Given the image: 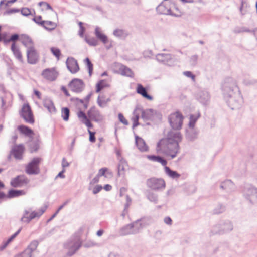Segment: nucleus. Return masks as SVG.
Segmentation results:
<instances>
[{
    "mask_svg": "<svg viewBox=\"0 0 257 257\" xmlns=\"http://www.w3.org/2000/svg\"><path fill=\"white\" fill-rule=\"evenodd\" d=\"M22 228H20L19 230L15 232L13 235H12L9 238H8L7 241L8 243H10L20 232Z\"/></svg>",
    "mask_w": 257,
    "mask_h": 257,
    "instance_id": "nucleus-57",
    "label": "nucleus"
},
{
    "mask_svg": "<svg viewBox=\"0 0 257 257\" xmlns=\"http://www.w3.org/2000/svg\"><path fill=\"white\" fill-rule=\"evenodd\" d=\"M147 158L150 160L153 161L154 162L160 163L164 167L167 166V161L161 156L155 155H148L147 156Z\"/></svg>",
    "mask_w": 257,
    "mask_h": 257,
    "instance_id": "nucleus-34",
    "label": "nucleus"
},
{
    "mask_svg": "<svg viewBox=\"0 0 257 257\" xmlns=\"http://www.w3.org/2000/svg\"><path fill=\"white\" fill-rule=\"evenodd\" d=\"M200 117V114L198 113L196 115H191L190 116V121L189 123V126L191 128H193L198 118Z\"/></svg>",
    "mask_w": 257,
    "mask_h": 257,
    "instance_id": "nucleus-43",
    "label": "nucleus"
},
{
    "mask_svg": "<svg viewBox=\"0 0 257 257\" xmlns=\"http://www.w3.org/2000/svg\"><path fill=\"white\" fill-rule=\"evenodd\" d=\"M22 228H20L19 230L15 232L13 235H12L9 238H8L7 241L8 243H10L20 232Z\"/></svg>",
    "mask_w": 257,
    "mask_h": 257,
    "instance_id": "nucleus-58",
    "label": "nucleus"
},
{
    "mask_svg": "<svg viewBox=\"0 0 257 257\" xmlns=\"http://www.w3.org/2000/svg\"><path fill=\"white\" fill-rule=\"evenodd\" d=\"M19 39V35L17 34H14L11 35L10 38L8 39V42L12 41L15 43V41L18 40Z\"/></svg>",
    "mask_w": 257,
    "mask_h": 257,
    "instance_id": "nucleus-61",
    "label": "nucleus"
},
{
    "mask_svg": "<svg viewBox=\"0 0 257 257\" xmlns=\"http://www.w3.org/2000/svg\"><path fill=\"white\" fill-rule=\"evenodd\" d=\"M221 89L228 106L231 109L239 108L243 100L236 81L232 77H227L223 80Z\"/></svg>",
    "mask_w": 257,
    "mask_h": 257,
    "instance_id": "nucleus-1",
    "label": "nucleus"
},
{
    "mask_svg": "<svg viewBox=\"0 0 257 257\" xmlns=\"http://www.w3.org/2000/svg\"><path fill=\"white\" fill-rule=\"evenodd\" d=\"M143 56L145 58H150L153 56V52L150 50H146L143 52Z\"/></svg>",
    "mask_w": 257,
    "mask_h": 257,
    "instance_id": "nucleus-63",
    "label": "nucleus"
},
{
    "mask_svg": "<svg viewBox=\"0 0 257 257\" xmlns=\"http://www.w3.org/2000/svg\"><path fill=\"white\" fill-rule=\"evenodd\" d=\"M169 123L174 130H180L182 125L183 116L178 111L171 113L168 117Z\"/></svg>",
    "mask_w": 257,
    "mask_h": 257,
    "instance_id": "nucleus-7",
    "label": "nucleus"
},
{
    "mask_svg": "<svg viewBox=\"0 0 257 257\" xmlns=\"http://www.w3.org/2000/svg\"><path fill=\"white\" fill-rule=\"evenodd\" d=\"M244 195L250 202H257V189L253 187H249L244 191Z\"/></svg>",
    "mask_w": 257,
    "mask_h": 257,
    "instance_id": "nucleus-14",
    "label": "nucleus"
},
{
    "mask_svg": "<svg viewBox=\"0 0 257 257\" xmlns=\"http://www.w3.org/2000/svg\"><path fill=\"white\" fill-rule=\"evenodd\" d=\"M186 138L189 141H193L197 138V133L193 130V128H191L187 131Z\"/></svg>",
    "mask_w": 257,
    "mask_h": 257,
    "instance_id": "nucleus-42",
    "label": "nucleus"
},
{
    "mask_svg": "<svg viewBox=\"0 0 257 257\" xmlns=\"http://www.w3.org/2000/svg\"><path fill=\"white\" fill-rule=\"evenodd\" d=\"M11 50L15 58L20 62H23V57L22 53L18 47H17L15 43H13L11 46Z\"/></svg>",
    "mask_w": 257,
    "mask_h": 257,
    "instance_id": "nucleus-30",
    "label": "nucleus"
},
{
    "mask_svg": "<svg viewBox=\"0 0 257 257\" xmlns=\"http://www.w3.org/2000/svg\"><path fill=\"white\" fill-rule=\"evenodd\" d=\"M156 59L159 62L171 65L172 58L170 54L159 53L156 55Z\"/></svg>",
    "mask_w": 257,
    "mask_h": 257,
    "instance_id": "nucleus-19",
    "label": "nucleus"
},
{
    "mask_svg": "<svg viewBox=\"0 0 257 257\" xmlns=\"http://www.w3.org/2000/svg\"><path fill=\"white\" fill-rule=\"evenodd\" d=\"M121 74L130 77L134 76V73L132 70L124 65L121 66L120 68Z\"/></svg>",
    "mask_w": 257,
    "mask_h": 257,
    "instance_id": "nucleus-40",
    "label": "nucleus"
},
{
    "mask_svg": "<svg viewBox=\"0 0 257 257\" xmlns=\"http://www.w3.org/2000/svg\"><path fill=\"white\" fill-rule=\"evenodd\" d=\"M42 26L48 31H51L55 29L57 25L55 23L50 21H44Z\"/></svg>",
    "mask_w": 257,
    "mask_h": 257,
    "instance_id": "nucleus-38",
    "label": "nucleus"
},
{
    "mask_svg": "<svg viewBox=\"0 0 257 257\" xmlns=\"http://www.w3.org/2000/svg\"><path fill=\"white\" fill-rule=\"evenodd\" d=\"M103 83H104V81L103 80H101V81H99L96 84V93L99 92L104 87V85H103Z\"/></svg>",
    "mask_w": 257,
    "mask_h": 257,
    "instance_id": "nucleus-51",
    "label": "nucleus"
},
{
    "mask_svg": "<svg viewBox=\"0 0 257 257\" xmlns=\"http://www.w3.org/2000/svg\"><path fill=\"white\" fill-rule=\"evenodd\" d=\"M44 106L50 112H55L56 109L52 101L49 98H46L43 101Z\"/></svg>",
    "mask_w": 257,
    "mask_h": 257,
    "instance_id": "nucleus-32",
    "label": "nucleus"
},
{
    "mask_svg": "<svg viewBox=\"0 0 257 257\" xmlns=\"http://www.w3.org/2000/svg\"><path fill=\"white\" fill-rule=\"evenodd\" d=\"M22 228H20L19 230L15 232L13 235H12L9 238H8L7 241L8 243H10L20 232Z\"/></svg>",
    "mask_w": 257,
    "mask_h": 257,
    "instance_id": "nucleus-55",
    "label": "nucleus"
},
{
    "mask_svg": "<svg viewBox=\"0 0 257 257\" xmlns=\"http://www.w3.org/2000/svg\"><path fill=\"white\" fill-rule=\"evenodd\" d=\"M126 198V202L125 204V210H126L127 209H128L129 206H130L131 202H132V199L129 197L128 195H126L125 196Z\"/></svg>",
    "mask_w": 257,
    "mask_h": 257,
    "instance_id": "nucleus-60",
    "label": "nucleus"
},
{
    "mask_svg": "<svg viewBox=\"0 0 257 257\" xmlns=\"http://www.w3.org/2000/svg\"><path fill=\"white\" fill-rule=\"evenodd\" d=\"M25 194V192L23 190H17L14 189L10 190L7 195L5 197L8 198H12L20 196H22Z\"/></svg>",
    "mask_w": 257,
    "mask_h": 257,
    "instance_id": "nucleus-33",
    "label": "nucleus"
},
{
    "mask_svg": "<svg viewBox=\"0 0 257 257\" xmlns=\"http://www.w3.org/2000/svg\"><path fill=\"white\" fill-rule=\"evenodd\" d=\"M225 210V207L223 205H219L214 209V214H220L223 212Z\"/></svg>",
    "mask_w": 257,
    "mask_h": 257,
    "instance_id": "nucleus-49",
    "label": "nucleus"
},
{
    "mask_svg": "<svg viewBox=\"0 0 257 257\" xmlns=\"http://www.w3.org/2000/svg\"><path fill=\"white\" fill-rule=\"evenodd\" d=\"M80 237L78 234H75L64 245L65 248L68 250L67 255L71 256L74 254L81 246Z\"/></svg>",
    "mask_w": 257,
    "mask_h": 257,
    "instance_id": "nucleus-4",
    "label": "nucleus"
},
{
    "mask_svg": "<svg viewBox=\"0 0 257 257\" xmlns=\"http://www.w3.org/2000/svg\"><path fill=\"white\" fill-rule=\"evenodd\" d=\"M220 188L227 192L233 191L235 189L234 184L230 180H226L221 183Z\"/></svg>",
    "mask_w": 257,
    "mask_h": 257,
    "instance_id": "nucleus-22",
    "label": "nucleus"
},
{
    "mask_svg": "<svg viewBox=\"0 0 257 257\" xmlns=\"http://www.w3.org/2000/svg\"><path fill=\"white\" fill-rule=\"evenodd\" d=\"M183 74L185 76L187 77L191 78L192 80L194 81L195 79V76L193 75L191 72L190 71H185L183 72Z\"/></svg>",
    "mask_w": 257,
    "mask_h": 257,
    "instance_id": "nucleus-64",
    "label": "nucleus"
},
{
    "mask_svg": "<svg viewBox=\"0 0 257 257\" xmlns=\"http://www.w3.org/2000/svg\"><path fill=\"white\" fill-rule=\"evenodd\" d=\"M156 11L159 14L170 15L171 9L166 7V6L161 3L157 8Z\"/></svg>",
    "mask_w": 257,
    "mask_h": 257,
    "instance_id": "nucleus-29",
    "label": "nucleus"
},
{
    "mask_svg": "<svg viewBox=\"0 0 257 257\" xmlns=\"http://www.w3.org/2000/svg\"><path fill=\"white\" fill-rule=\"evenodd\" d=\"M85 40L89 45L96 46L98 44L97 40L94 37H85Z\"/></svg>",
    "mask_w": 257,
    "mask_h": 257,
    "instance_id": "nucleus-46",
    "label": "nucleus"
},
{
    "mask_svg": "<svg viewBox=\"0 0 257 257\" xmlns=\"http://www.w3.org/2000/svg\"><path fill=\"white\" fill-rule=\"evenodd\" d=\"M136 92L148 100H152L153 99L152 96L148 94L146 89L140 84H137Z\"/></svg>",
    "mask_w": 257,
    "mask_h": 257,
    "instance_id": "nucleus-23",
    "label": "nucleus"
},
{
    "mask_svg": "<svg viewBox=\"0 0 257 257\" xmlns=\"http://www.w3.org/2000/svg\"><path fill=\"white\" fill-rule=\"evenodd\" d=\"M29 182V179L25 175H21L12 178L10 184L14 188H18L27 185Z\"/></svg>",
    "mask_w": 257,
    "mask_h": 257,
    "instance_id": "nucleus-11",
    "label": "nucleus"
},
{
    "mask_svg": "<svg viewBox=\"0 0 257 257\" xmlns=\"http://www.w3.org/2000/svg\"><path fill=\"white\" fill-rule=\"evenodd\" d=\"M28 62L30 64H36L38 60V54L34 47H31L27 50Z\"/></svg>",
    "mask_w": 257,
    "mask_h": 257,
    "instance_id": "nucleus-17",
    "label": "nucleus"
},
{
    "mask_svg": "<svg viewBox=\"0 0 257 257\" xmlns=\"http://www.w3.org/2000/svg\"><path fill=\"white\" fill-rule=\"evenodd\" d=\"M98 105L101 107H104L107 103L104 96H99L97 100Z\"/></svg>",
    "mask_w": 257,
    "mask_h": 257,
    "instance_id": "nucleus-47",
    "label": "nucleus"
},
{
    "mask_svg": "<svg viewBox=\"0 0 257 257\" xmlns=\"http://www.w3.org/2000/svg\"><path fill=\"white\" fill-rule=\"evenodd\" d=\"M21 14L25 16H27L31 14V11L29 9L24 8L21 10Z\"/></svg>",
    "mask_w": 257,
    "mask_h": 257,
    "instance_id": "nucleus-62",
    "label": "nucleus"
},
{
    "mask_svg": "<svg viewBox=\"0 0 257 257\" xmlns=\"http://www.w3.org/2000/svg\"><path fill=\"white\" fill-rule=\"evenodd\" d=\"M165 174L170 178L177 179L180 177V174L175 171L172 170L169 167H164Z\"/></svg>",
    "mask_w": 257,
    "mask_h": 257,
    "instance_id": "nucleus-31",
    "label": "nucleus"
},
{
    "mask_svg": "<svg viewBox=\"0 0 257 257\" xmlns=\"http://www.w3.org/2000/svg\"><path fill=\"white\" fill-rule=\"evenodd\" d=\"M142 228L143 226L141 222L137 220L121 228L119 233L121 236L136 234L139 233Z\"/></svg>",
    "mask_w": 257,
    "mask_h": 257,
    "instance_id": "nucleus-5",
    "label": "nucleus"
},
{
    "mask_svg": "<svg viewBox=\"0 0 257 257\" xmlns=\"http://www.w3.org/2000/svg\"><path fill=\"white\" fill-rule=\"evenodd\" d=\"M22 43L27 48V49L31 47H34L33 41L28 35H24L22 36Z\"/></svg>",
    "mask_w": 257,
    "mask_h": 257,
    "instance_id": "nucleus-35",
    "label": "nucleus"
},
{
    "mask_svg": "<svg viewBox=\"0 0 257 257\" xmlns=\"http://www.w3.org/2000/svg\"><path fill=\"white\" fill-rule=\"evenodd\" d=\"M46 206H43L37 210H33L31 207L26 208L23 211L20 220L23 223L29 224L33 219H38L46 211Z\"/></svg>",
    "mask_w": 257,
    "mask_h": 257,
    "instance_id": "nucleus-3",
    "label": "nucleus"
},
{
    "mask_svg": "<svg viewBox=\"0 0 257 257\" xmlns=\"http://www.w3.org/2000/svg\"><path fill=\"white\" fill-rule=\"evenodd\" d=\"M118 119L123 124L125 125H127L128 124V122L127 120L124 118L123 114L122 113L118 114Z\"/></svg>",
    "mask_w": 257,
    "mask_h": 257,
    "instance_id": "nucleus-53",
    "label": "nucleus"
},
{
    "mask_svg": "<svg viewBox=\"0 0 257 257\" xmlns=\"http://www.w3.org/2000/svg\"><path fill=\"white\" fill-rule=\"evenodd\" d=\"M181 139L180 132L170 131L168 133L167 139H162L158 143L157 147L166 156L173 159L179 152V142Z\"/></svg>",
    "mask_w": 257,
    "mask_h": 257,
    "instance_id": "nucleus-2",
    "label": "nucleus"
},
{
    "mask_svg": "<svg viewBox=\"0 0 257 257\" xmlns=\"http://www.w3.org/2000/svg\"><path fill=\"white\" fill-rule=\"evenodd\" d=\"M24 146L22 144L16 145L13 148L11 153L16 159L20 160L22 158V154L24 151Z\"/></svg>",
    "mask_w": 257,
    "mask_h": 257,
    "instance_id": "nucleus-20",
    "label": "nucleus"
},
{
    "mask_svg": "<svg viewBox=\"0 0 257 257\" xmlns=\"http://www.w3.org/2000/svg\"><path fill=\"white\" fill-rule=\"evenodd\" d=\"M169 9H171L170 15L174 17H180L182 15V12L173 2H170Z\"/></svg>",
    "mask_w": 257,
    "mask_h": 257,
    "instance_id": "nucleus-26",
    "label": "nucleus"
},
{
    "mask_svg": "<svg viewBox=\"0 0 257 257\" xmlns=\"http://www.w3.org/2000/svg\"><path fill=\"white\" fill-rule=\"evenodd\" d=\"M95 35L96 37L99 39L103 44H105L108 42L107 37L101 31L99 27H96L95 29Z\"/></svg>",
    "mask_w": 257,
    "mask_h": 257,
    "instance_id": "nucleus-28",
    "label": "nucleus"
},
{
    "mask_svg": "<svg viewBox=\"0 0 257 257\" xmlns=\"http://www.w3.org/2000/svg\"><path fill=\"white\" fill-rule=\"evenodd\" d=\"M41 74L47 80L54 81L57 79L59 73L55 68H51L44 69Z\"/></svg>",
    "mask_w": 257,
    "mask_h": 257,
    "instance_id": "nucleus-12",
    "label": "nucleus"
},
{
    "mask_svg": "<svg viewBox=\"0 0 257 257\" xmlns=\"http://www.w3.org/2000/svg\"><path fill=\"white\" fill-rule=\"evenodd\" d=\"M71 90L76 93H80L84 88L83 81L79 79L75 78L73 79L69 84Z\"/></svg>",
    "mask_w": 257,
    "mask_h": 257,
    "instance_id": "nucleus-13",
    "label": "nucleus"
},
{
    "mask_svg": "<svg viewBox=\"0 0 257 257\" xmlns=\"http://www.w3.org/2000/svg\"><path fill=\"white\" fill-rule=\"evenodd\" d=\"M233 229V225L229 221L221 222L219 223L214 225L211 230V235H222L227 233Z\"/></svg>",
    "mask_w": 257,
    "mask_h": 257,
    "instance_id": "nucleus-6",
    "label": "nucleus"
},
{
    "mask_svg": "<svg viewBox=\"0 0 257 257\" xmlns=\"http://www.w3.org/2000/svg\"><path fill=\"white\" fill-rule=\"evenodd\" d=\"M141 111V117L144 120H152L155 114V110L153 109H147L146 110L140 109Z\"/></svg>",
    "mask_w": 257,
    "mask_h": 257,
    "instance_id": "nucleus-21",
    "label": "nucleus"
},
{
    "mask_svg": "<svg viewBox=\"0 0 257 257\" xmlns=\"http://www.w3.org/2000/svg\"><path fill=\"white\" fill-rule=\"evenodd\" d=\"M22 228H20L19 230L15 232L13 235H12L9 238H8L7 241L8 243H10L20 232Z\"/></svg>",
    "mask_w": 257,
    "mask_h": 257,
    "instance_id": "nucleus-56",
    "label": "nucleus"
},
{
    "mask_svg": "<svg viewBox=\"0 0 257 257\" xmlns=\"http://www.w3.org/2000/svg\"><path fill=\"white\" fill-rule=\"evenodd\" d=\"M140 110V108H136L133 112V116L131 118V120L133 121V128H134L136 126H138L140 123H139V119L140 114L137 113V111Z\"/></svg>",
    "mask_w": 257,
    "mask_h": 257,
    "instance_id": "nucleus-37",
    "label": "nucleus"
},
{
    "mask_svg": "<svg viewBox=\"0 0 257 257\" xmlns=\"http://www.w3.org/2000/svg\"><path fill=\"white\" fill-rule=\"evenodd\" d=\"M136 144L138 149L142 152L147 151L148 149V146L144 140L138 136H135Z\"/></svg>",
    "mask_w": 257,
    "mask_h": 257,
    "instance_id": "nucleus-24",
    "label": "nucleus"
},
{
    "mask_svg": "<svg viewBox=\"0 0 257 257\" xmlns=\"http://www.w3.org/2000/svg\"><path fill=\"white\" fill-rule=\"evenodd\" d=\"M119 164L118 165V175L123 176L125 174V170L126 168L127 167V164L126 161L123 158H118Z\"/></svg>",
    "mask_w": 257,
    "mask_h": 257,
    "instance_id": "nucleus-25",
    "label": "nucleus"
},
{
    "mask_svg": "<svg viewBox=\"0 0 257 257\" xmlns=\"http://www.w3.org/2000/svg\"><path fill=\"white\" fill-rule=\"evenodd\" d=\"M196 98L202 104L206 105L210 100V95L206 91H201L197 93Z\"/></svg>",
    "mask_w": 257,
    "mask_h": 257,
    "instance_id": "nucleus-18",
    "label": "nucleus"
},
{
    "mask_svg": "<svg viewBox=\"0 0 257 257\" xmlns=\"http://www.w3.org/2000/svg\"><path fill=\"white\" fill-rule=\"evenodd\" d=\"M38 244L39 243L37 240H33L30 243L25 250L32 256V253L36 250Z\"/></svg>",
    "mask_w": 257,
    "mask_h": 257,
    "instance_id": "nucleus-36",
    "label": "nucleus"
},
{
    "mask_svg": "<svg viewBox=\"0 0 257 257\" xmlns=\"http://www.w3.org/2000/svg\"><path fill=\"white\" fill-rule=\"evenodd\" d=\"M70 111L67 107H64L62 109L61 115L64 121H68L69 117Z\"/></svg>",
    "mask_w": 257,
    "mask_h": 257,
    "instance_id": "nucleus-44",
    "label": "nucleus"
},
{
    "mask_svg": "<svg viewBox=\"0 0 257 257\" xmlns=\"http://www.w3.org/2000/svg\"><path fill=\"white\" fill-rule=\"evenodd\" d=\"M198 60L197 55H193L191 57L190 59V63L192 66H195L197 64Z\"/></svg>",
    "mask_w": 257,
    "mask_h": 257,
    "instance_id": "nucleus-52",
    "label": "nucleus"
},
{
    "mask_svg": "<svg viewBox=\"0 0 257 257\" xmlns=\"http://www.w3.org/2000/svg\"><path fill=\"white\" fill-rule=\"evenodd\" d=\"M90 119L97 122H101L104 119V116L95 107L91 108L88 112Z\"/></svg>",
    "mask_w": 257,
    "mask_h": 257,
    "instance_id": "nucleus-15",
    "label": "nucleus"
},
{
    "mask_svg": "<svg viewBox=\"0 0 257 257\" xmlns=\"http://www.w3.org/2000/svg\"><path fill=\"white\" fill-rule=\"evenodd\" d=\"M147 185L153 190H159L165 188V182L162 179L152 178L147 180Z\"/></svg>",
    "mask_w": 257,
    "mask_h": 257,
    "instance_id": "nucleus-9",
    "label": "nucleus"
},
{
    "mask_svg": "<svg viewBox=\"0 0 257 257\" xmlns=\"http://www.w3.org/2000/svg\"><path fill=\"white\" fill-rule=\"evenodd\" d=\"M85 62L87 65V68L88 69L89 75L90 76H91L93 71V64L91 62L90 60L88 58H86L85 59Z\"/></svg>",
    "mask_w": 257,
    "mask_h": 257,
    "instance_id": "nucleus-48",
    "label": "nucleus"
},
{
    "mask_svg": "<svg viewBox=\"0 0 257 257\" xmlns=\"http://www.w3.org/2000/svg\"><path fill=\"white\" fill-rule=\"evenodd\" d=\"M20 115L26 122L30 124L34 122L33 115L30 106L28 104H24L23 105L20 111Z\"/></svg>",
    "mask_w": 257,
    "mask_h": 257,
    "instance_id": "nucleus-10",
    "label": "nucleus"
},
{
    "mask_svg": "<svg viewBox=\"0 0 257 257\" xmlns=\"http://www.w3.org/2000/svg\"><path fill=\"white\" fill-rule=\"evenodd\" d=\"M51 52L57 58L58 60L59 59V57L61 54V51L59 49L55 47H52L51 48Z\"/></svg>",
    "mask_w": 257,
    "mask_h": 257,
    "instance_id": "nucleus-50",
    "label": "nucleus"
},
{
    "mask_svg": "<svg viewBox=\"0 0 257 257\" xmlns=\"http://www.w3.org/2000/svg\"><path fill=\"white\" fill-rule=\"evenodd\" d=\"M33 20L38 25L42 26V22H44V21L42 20V17L41 16H37L34 17L33 19Z\"/></svg>",
    "mask_w": 257,
    "mask_h": 257,
    "instance_id": "nucleus-54",
    "label": "nucleus"
},
{
    "mask_svg": "<svg viewBox=\"0 0 257 257\" xmlns=\"http://www.w3.org/2000/svg\"><path fill=\"white\" fill-rule=\"evenodd\" d=\"M40 161V158H33L26 167V173L29 175L38 174L40 173L39 165Z\"/></svg>",
    "mask_w": 257,
    "mask_h": 257,
    "instance_id": "nucleus-8",
    "label": "nucleus"
},
{
    "mask_svg": "<svg viewBox=\"0 0 257 257\" xmlns=\"http://www.w3.org/2000/svg\"><path fill=\"white\" fill-rule=\"evenodd\" d=\"M77 116L82 123L86 125L88 128H91L93 127L92 124L90 121L89 119L87 117L84 112L82 111H80L77 113Z\"/></svg>",
    "mask_w": 257,
    "mask_h": 257,
    "instance_id": "nucleus-27",
    "label": "nucleus"
},
{
    "mask_svg": "<svg viewBox=\"0 0 257 257\" xmlns=\"http://www.w3.org/2000/svg\"><path fill=\"white\" fill-rule=\"evenodd\" d=\"M113 34L115 37L119 38H124L128 35V33L126 31L121 29H116L114 30Z\"/></svg>",
    "mask_w": 257,
    "mask_h": 257,
    "instance_id": "nucleus-41",
    "label": "nucleus"
},
{
    "mask_svg": "<svg viewBox=\"0 0 257 257\" xmlns=\"http://www.w3.org/2000/svg\"><path fill=\"white\" fill-rule=\"evenodd\" d=\"M14 257H32L28 252H27L25 250L15 255Z\"/></svg>",
    "mask_w": 257,
    "mask_h": 257,
    "instance_id": "nucleus-59",
    "label": "nucleus"
},
{
    "mask_svg": "<svg viewBox=\"0 0 257 257\" xmlns=\"http://www.w3.org/2000/svg\"><path fill=\"white\" fill-rule=\"evenodd\" d=\"M147 197L148 199L151 202H152L155 204H156L157 203L158 196L157 194L153 192H148Z\"/></svg>",
    "mask_w": 257,
    "mask_h": 257,
    "instance_id": "nucleus-45",
    "label": "nucleus"
},
{
    "mask_svg": "<svg viewBox=\"0 0 257 257\" xmlns=\"http://www.w3.org/2000/svg\"><path fill=\"white\" fill-rule=\"evenodd\" d=\"M18 128L21 133L27 136L31 137L34 134L33 131L27 126L20 125Z\"/></svg>",
    "mask_w": 257,
    "mask_h": 257,
    "instance_id": "nucleus-39",
    "label": "nucleus"
},
{
    "mask_svg": "<svg viewBox=\"0 0 257 257\" xmlns=\"http://www.w3.org/2000/svg\"><path fill=\"white\" fill-rule=\"evenodd\" d=\"M66 64L67 69L71 73L75 74L79 70L77 61L72 57L68 58Z\"/></svg>",
    "mask_w": 257,
    "mask_h": 257,
    "instance_id": "nucleus-16",
    "label": "nucleus"
}]
</instances>
